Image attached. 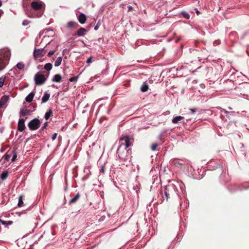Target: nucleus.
Returning <instances> with one entry per match:
<instances>
[{"instance_id":"nucleus-5","label":"nucleus","mask_w":249,"mask_h":249,"mask_svg":"<svg viewBox=\"0 0 249 249\" xmlns=\"http://www.w3.org/2000/svg\"><path fill=\"white\" fill-rule=\"evenodd\" d=\"M46 78L44 75L37 72L34 77L35 82L37 85H41L44 83Z\"/></svg>"},{"instance_id":"nucleus-34","label":"nucleus","mask_w":249,"mask_h":249,"mask_svg":"<svg viewBox=\"0 0 249 249\" xmlns=\"http://www.w3.org/2000/svg\"><path fill=\"white\" fill-rule=\"evenodd\" d=\"M57 134L55 133H54L53 135H52V139L53 141H54V140L56 139V137H57Z\"/></svg>"},{"instance_id":"nucleus-43","label":"nucleus","mask_w":249,"mask_h":249,"mask_svg":"<svg viewBox=\"0 0 249 249\" xmlns=\"http://www.w3.org/2000/svg\"><path fill=\"white\" fill-rule=\"evenodd\" d=\"M9 155H6V156H5V159L8 160V158H9Z\"/></svg>"},{"instance_id":"nucleus-32","label":"nucleus","mask_w":249,"mask_h":249,"mask_svg":"<svg viewBox=\"0 0 249 249\" xmlns=\"http://www.w3.org/2000/svg\"><path fill=\"white\" fill-rule=\"evenodd\" d=\"M55 52V50H52V51H50L48 53V54H47V56L48 57H50L51 55H52Z\"/></svg>"},{"instance_id":"nucleus-35","label":"nucleus","mask_w":249,"mask_h":249,"mask_svg":"<svg viewBox=\"0 0 249 249\" xmlns=\"http://www.w3.org/2000/svg\"><path fill=\"white\" fill-rule=\"evenodd\" d=\"M48 125V122H46L45 123H44V124H43V125L41 127V129L42 130H44L45 128H46V127Z\"/></svg>"},{"instance_id":"nucleus-11","label":"nucleus","mask_w":249,"mask_h":249,"mask_svg":"<svg viewBox=\"0 0 249 249\" xmlns=\"http://www.w3.org/2000/svg\"><path fill=\"white\" fill-rule=\"evenodd\" d=\"M86 19H87V18H86V15L83 14V13H81L80 14L79 16L78 17V21L81 23V24H84L85 23L86 21Z\"/></svg>"},{"instance_id":"nucleus-26","label":"nucleus","mask_w":249,"mask_h":249,"mask_svg":"<svg viewBox=\"0 0 249 249\" xmlns=\"http://www.w3.org/2000/svg\"><path fill=\"white\" fill-rule=\"evenodd\" d=\"M23 203V197H22V196H20L19 197V199H18V206L19 207H21Z\"/></svg>"},{"instance_id":"nucleus-22","label":"nucleus","mask_w":249,"mask_h":249,"mask_svg":"<svg viewBox=\"0 0 249 249\" xmlns=\"http://www.w3.org/2000/svg\"><path fill=\"white\" fill-rule=\"evenodd\" d=\"M8 176V173L7 171H4L3 172L1 175H0V178L2 180H5L7 178Z\"/></svg>"},{"instance_id":"nucleus-3","label":"nucleus","mask_w":249,"mask_h":249,"mask_svg":"<svg viewBox=\"0 0 249 249\" xmlns=\"http://www.w3.org/2000/svg\"><path fill=\"white\" fill-rule=\"evenodd\" d=\"M11 55L10 52L8 49L0 51V71L4 69L8 63Z\"/></svg>"},{"instance_id":"nucleus-40","label":"nucleus","mask_w":249,"mask_h":249,"mask_svg":"<svg viewBox=\"0 0 249 249\" xmlns=\"http://www.w3.org/2000/svg\"><path fill=\"white\" fill-rule=\"evenodd\" d=\"M190 110L191 111L192 114H194L196 112V109L194 108H190Z\"/></svg>"},{"instance_id":"nucleus-12","label":"nucleus","mask_w":249,"mask_h":249,"mask_svg":"<svg viewBox=\"0 0 249 249\" xmlns=\"http://www.w3.org/2000/svg\"><path fill=\"white\" fill-rule=\"evenodd\" d=\"M87 30L81 27L79 28L77 31L76 35L78 36H85Z\"/></svg>"},{"instance_id":"nucleus-23","label":"nucleus","mask_w":249,"mask_h":249,"mask_svg":"<svg viewBox=\"0 0 249 249\" xmlns=\"http://www.w3.org/2000/svg\"><path fill=\"white\" fill-rule=\"evenodd\" d=\"M6 78L5 75H3L0 77V88H1L3 86Z\"/></svg>"},{"instance_id":"nucleus-10","label":"nucleus","mask_w":249,"mask_h":249,"mask_svg":"<svg viewBox=\"0 0 249 249\" xmlns=\"http://www.w3.org/2000/svg\"><path fill=\"white\" fill-rule=\"evenodd\" d=\"M78 26V24L74 21H70L68 22L67 27L69 29H75Z\"/></svg>"},{"instance_id":"nucleus-14","label":"nucleus","mask_w":249,"mask_h":249,"mask_svg":"<svg viewBox=\"0 0 249 249\" xmlns=\"http://www.w3.org/2000/svg\"><path fill=\"white\" fill-rule=\"evenodd\" d=\"M9 100V95H5L3 96L1 98L0 101L7 107V103H8Z\"/></svg>"},{"instance_id":"nucleus-2","label":"nucleus","mask_w":249,"mask_h":249,"mask_svg":"<svg viewBox=\"0 0 249 249\" xmlns=\"http://www.w3.org/2000/svg\"><path fill=\"white\" fill-rule=\"evenodd\" d=\"M161 195L163 199L168 201L170 196H178L176 186L173 184L167 185L163 191H161Z\"/></svg>"},{"instance_id":"nucleus-37","label":"nucleus","mask_w":249,"mask_h":249,"mask_svg":"<svg viewBox=\"0 0 249 249\" xmlns=\"http://www.w3.org/2000/svg\"><path fill=\"white\" fill-rule=\"evenodd\" d=\"M28 23H29V22L27 20H25L23 21L22 25L23 26H26V25H27L28 24Z\"/></svg>"},{"instance_id":"nucleus-47","label":"nucleus","mask_w":249,"mask_h":249,"mask_svg":"<svg viewBox=\"0 0 249 249\" xmlns=\"http://www.w3.org/2000/svg\"><path fill=\"white\" fill-rule=\"evenodd\" d=\"M11 223H12V222H11V221H10V222H9V224H11Z\"/></svg>"},{"instance_id":"nucleus-44","label":"nucleus","mask_w":249,"mask_h":249,"mask_svg":"<svg viewBox=\"0 0 249 249\" xmlns=\"http://www.w3.org/2000/svg\"><path fill=\"white\" fill-rule=\"evenodd\" d=\"M196 13L197 15H198L199 14V13H200L199 11H198V10H196Z\"/></svg>"},{"instance_id":"nucleus-39","label":"nucleus","mask_w":249,"mask_h":249,"mask_svg":"<svg viewBox=\"0 0 249 249\" xmlns=\"http://www.w3.org/2000/svg\"><path fill=\"white\" fill-rule=\"evenodd\" d=\"M105 172V168L104 166H102L101 170H100V172H102L103 173H104Z\"/></svg>"},{"instance_id":"nucleus-18","label":"nucleus","mask_w":249,"mask_h":249,"mask_svg":"<svg viewBox=\"0 0 249 249\" xmlns=\"http://www.w3.org/2000/svg\"><path fill=\"white\" fill-rule=\"evenodd\" d=\"M80 196V195L79 193H77L74 197H73L70 200V201H69V204H71L72 203L76 202L79 199Z\"/></svg>"},{"instance_id":"nucleus-21","label":"nucleus","mask_w":249,"mask_h":249,"mask_svg":"<svg viewBox=\"0 0 249 249\" xmlns=\"http://www.w3.org/2000/svg\"><path fill=\"white\" fill-rule=\"evenodd\" d=\"M52 64L50 63H46L44 66V69L47 70V71H50L52 69Z\"/></svg>"},{"instance_id":"nucleus-4","label":"nucleus","mask_w":249,"mask_h":249,"mask_svg":"<svg viewBox=\"0 0 249 249\" xmlns=\"http://www.w3.org/2000/svg\"><path fill=\"white\" fill-rule=\"evenodd\" d=\"M40 125V121L37 118L31 120L28 123V127L31 130L37 129Z\"/></svg>"},{"instance_id":"nucleus-6","label":"nucleus","mask_w":249,"mask_h":249,"mask_svg":"<svg viewBox=\"0 0 249 249\" xmlns=\"http://www.w3.org/2000/svg\"><path fill=\"white\" fill-rule=\"evenodd\" d=\"M46 50L44 48L36 49L34 51V56L36 58L41 57L46 53Z\"/></svg>"},{"instance_id":"nucleus-20","label":"nucleus","mask_w":249,"mask_h":249,"mask_svg":"<svg viewBox=\"0 0 249 249\" xmlns=\"http://www.w3.org/2000/svg\"><path fill=\"white\" fill-rule=\"evenodd\" d=\"M62 57L61 56H59L57 58L56 60L54 62V66L55 67H58L59 66L62 62Z\"/></svg>"},{"instance_id":"nucleus-19","label":"nucleus","mask_w":249,"mask_h":249,"mask_svg":"<svg viewBox=\"0 0 249 249\" xmlns=\"http://www.w3.org/2000/svg\"><path fill=\"white\" fill-rule=\"evenodd\" d=\"M148 89V85L146 82H143L141 87V91L142 92H145L147 91Z\"/></svg>"},{"instance_id":"nucleus-33","label":"nucleus","mask_w":249,"mask_h":249,"mask_svg":"<svg viewBox=\"0 0 249 249\" xmlns=\"http://www.w3.org/2000/svg\"><path fill=\"white\" fill-rule=\"evenodd\" d=\"M92 62V57H89L88 58L87 60V63L88 64L91 63Z\"/></svg>"},{"instance_id":"nucleus-46","label":"nucleus","mask_w":249,"mask_h":249,"mask_svg":"<svg viewBox=\"0 0 249 249\" xmlns=\"http://www.w3.org/2000/svg\"><path fill=\"white\" fill-rule=\"evenodd\" d=\"M224 112H225V113H228V112H227V111L225 110H224Z\"/></svg>"},{"instance_id":"nucleus-38","label":"nucleus","mask_w":249,"mask_h":249,"mask_svg":"<svg viewBox=\"0 0 249 249\" xmlns=\"http://www.w3.org/2000/svg\"><path fill=\"white\" fill-rule=\"evenodd\" d=\"M6 107V106L0 101V108Z\"/></svg>"},{"instance_id":"nucleus-42","label":"nucleus","mask_w":249,"mask_h":249,"mask_svg":"<svg viewBox=\"0 0 249 249\" xmlns=\"http://www.w3.org/2000/svg\"><path fill=\"white\" fill-rule=\"evenodd\" d=\"M99 28V25L98 24H97L95 27H94V30L95 31H97Z\"/></svg>"},{"instance_id":"nucleus-28","label":"nucleus","mask_w":249,"mask_h":249,"mask_svg":"<svg viewBox=\"0 0 249 249\" xmlns=\"http://www.w3.org/2000/svg\"><path fill=\"white\" fill-rule=\"evenodd\" d=\"M78 76H74V77H72L70 78L69 79V80L70 82H76L78 80Z\"/></svg>"},{"instance_id":"nucleus-1","label":"nucleus","mask_w":249,"mask_h":249,"mask_svg":"<svg viewBox=\"0 0 249 249\" xmlns=\"http://www.w3.org/2000/svg\"><path fill=\"white\" fill-rule=\"evenodd\" d=\"M120 141L121 143L117 151L119 158L123 161L130 160L131 152L127 148L131 145L132 140L127 136H123L120 138Z\"/></svg>"},{"instance_id":"nucleus-16","label":"nucleus","mask_w":249,"mask_h":249,"mask_svg":"<svg viewBox=\"0 0 249 249\" xmlns=\"http://www.w3.org/2000/svg\"><path fill=\"white\" fill-rule=\"evenodd\" d=\"M34 96L35 94L34 92H32L30 93L25 98L26 101L29 103L32 102L33 100Z\"/></svg>"},{"instance_id":"nucleus-27","label":"nucleus","mask_w":249,"mask_h":249,"mask_svg":"<svg viewBox=\"0 0 249 249\" xmlns=\"http://www.w3.org/2000/svg\"><path fill=\"white\" fill-rule=\"evenodd\" d=\"M181 14L182 15L183 17L186 19H189L190 18L189 14L186 12H181Z\"/></svg>"},{"instance_id":"nucleus-25","label":"nucleus","mask_w":249,"mask_h":249,"mask_svg":"<svg viewBox=\"0 0 249 249\" xmlns=\"http://www.w3.org/2000/svg\"><path fill=\"white\" fill-rule=\"evenodd\" d=\"M17 67L19 70H22L24 68V64L22 62H19L17 64Z\"/></svg>"},{"instance_id":"nucleus-36","label":"nucleus","mask_w":249,"mask_h":249,"mask_svg":"<svg viewBox=\"0 0 249 249\" xmlns=\"http://www.w3.org/2000/svg\"><path fill=\"white\" fill-rule=\"evenodd\" d=\"M175 165H176L178 167H179L181 165H182V164L181 163L179 162L178 161H176L175 162Z\"/></svg>"},{"instance_id":"nucleus-17","label":"nucleus","mask_w":249,"mask_h":249,"mask_svg":"<svg viewBox=\"0 0 249 249\" xmlns=\"http://www.w3.org/2000/svg\"><path fill=\"white\" fill-rule=\"evenodd\" d=\"M50 95L49 93H45L41 99V103H46L49 99Z\"/></svg>"},{"instance_id":"nucleus-15","label":"nucleus","mask_w":249,"mask_h":249,"mask_svg":"<svg viewBox=\"0 0 249 249\" xmlns=\"http://www.w3.org/2000/svg\"><path fill=\"white\" fill-rule=\"evenodd\" d=\"M61 80H62V77H61V75L59 74H57L54 75L52 79L53 82H58V83L61 82Z\"/></svg>"},{"instance_id":"nucleus-24","label":"nucleus","mask_w":249,"mask_h":249,"mask_svg":"<svg viewBox=\"0 0 249 249\" xmlns=\"http://www.w3.org/2000/svg\"><path fill=\"white\" fill-rule=\"evenodd\" d=\"M52 114V111L51 109H49L48 111H47L45 113L44 118L47 120L50 117L51 115Z\"/></svg>"},{"instance_id":"nucleus-7","label":"nucleus","mask_w":249,"mask_h":249,"mask_svg":"<svg viewBox=\"0 0 249 249\" xmlns=\"http://www.w3.org/2000/svg\"><path fill=\"white\" fill-rule=\"evenodd\" d=\"M31 5L32 8L35 10H40L43 8V3L39 0L32 2Z\"/></svg>"},{"instance_id":"nucleus-9","label":"nucleus","mask_w":249,"mask_h":249,"mask_svg":"<svg viewBox=\"0 0 249 249\" xmlns=\"http://www.w3.org/2000/svg\"><path fill=\"white\" fill-rule=\"evenodd\" d=\"M25 120L23 119H19L18 122V130L19 131H23L25 129Z\"/></svg>"},{"instance_id":"nucleus-41","label":"nucleus","mask_w":249,"mask_h":249,"mask_svg":"<svg viewBox=\"0 0 249 249\" xmlns=\"http://www.w3.org/2000/svg\"><path fill=\"white\" fill-rule=\"evenodd\" d=\"M0 222L3 225H5L6 224V222L4 221V220H2L1 219H0Z\"/></svg>"},{"instance_id":"nucleus-45","label":"nucleus","mask_w":249,"mask_h":249,"mask_svg":"<svg viewBox=\"0 0 249 249\" xmlns=\"http://www.w3.org/2000/svg\"><path fill=\"white\" fill-rule=\"evenodd\" d=\"M2 5V1L0 0V7Z\"/></svg>"},{"instance_id":"nucleus-13","label":"nucleus","mask_w":249,"mask_h":249,"mask_svg":"<svg viewBox=\"0 0 249 249\" xmlns=\"http://www.w3.org/2000/svg\"><path fill=\"white\" fill-rule=\"evenodd\" d=\"M32 111L27 109V108H21L20 111V115L22 116H24L27 115H30Z\"/></svg>"},{"instance_id":"nucleus-30","label":"nucleus","mask_w":249,"mask_h":249,"mask_svg":"<svg viewBox=\"0 0 249 249\" xmlns=\"http://www.w3.org/2000/svg\"><path fill=\"white\" fill-rule=\"evenodd\" d=\"M42 13H37L36 14H34L33 16H32V17L33 18H39L41 17V16L42 15Z\"/></svg>"},{"instance_id":"nucleus-31","label":"nucleus","mask_w":249,"mask_h":249,"mask_svg":"<svg viewBox=\"0 0 249 249\" xmlns=\"http://www.w3.org/2000/svg\"><path fill=\"white\" fill-rule=\"evenodd\" d=\"M17 156L16 153L15 152H13V157H12V161H15L16 159H17Z\"/></svg>"},{"instance_id":"nucleus-29","label":"nucleus","mask_w":249,"mask_h":249,"mask_svg":"<svg viewBox=\"0 0 249 249\" xmlns=\"http://www.w3.org/2000/svg\"><path fill=\"white\" fill-rule=\"evenodd\" d=\"M158 146V143H153L152 144V145H151V149L153 151L156 150V149H157Z\"/></svg>"},{"instance_id":"nucleus-8","label":"nucleus","mask_w":249,"mask_h":249,"mask_svg":"<svg viewBox=\"0 0 249 249\" xmlns=\"http://www.w3.org/2000/svg\"><path fill=\"white\" fill-rule=\"evenodd\" d=\"M183 120H184V117L177 116L173 118L172 122L173 124H178L179 123H183V124L185 123V122L182 121Z\"/></svg>"}]
</instances>
